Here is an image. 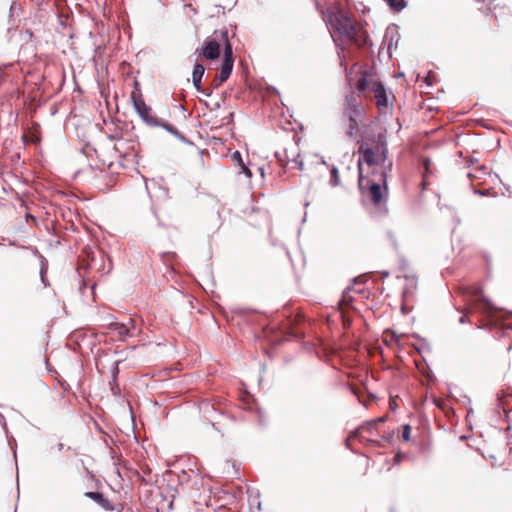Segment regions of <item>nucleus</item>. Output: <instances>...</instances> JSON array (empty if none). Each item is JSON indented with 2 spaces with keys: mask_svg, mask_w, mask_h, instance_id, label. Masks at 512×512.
Listing matches in <instances>:
<instances>
[{
  "mask_svg": "<svg viewBox=\"0 0 512 512\" xmlns=\"http://www.w3.org/2000/svg\"><path fill=\"white\" fill-rule=\"evenodd\" d=\"M351 391L358 398L359 402L364 406H368L369 402L375 399V396L371 393H365L362 389L351 386Z\"/></svg>",
  "mask_w": 512,
  "mask_h": 512,
  "instance_id": "nucleus-14",
  "label": "nucleus"
},
{
  "mask_svg": "<svg viewBox=\"0 0 512 512\" xmlns=\"http://www.w3.org/2000/svg\"><path fill=\"white\" fill-rule=\"evenodd\" d=\"M109 329L115 332L121 340L131 335L129 327L123 323L113 322L109 325Z\"/></svg>",
  "mask_w": 512,
  "mask_h": 512,
  "instance_id": "nucleus-13",
  "label": "nucleus"
},
{
  "mask_svg": "<svg viewBox=\"0 0 512 512\" xmlns=\"http://www.w3.org/2000/svg\"><path fill=\"white\" fill-rule=\"evenodd\" d=\"M384 1L394 12H400L406 7L405 0H384Z\"/></svg>",
  "mask_w": 512,
  "mask_h": 512,
  "instance_id": "nucleus-16",
  "label": "nucleus"
},
{
  "mask_svg": "<svg viewBox=\"0 0 512 512\" xmlns=\"http://www.w3.org/2000/svg\"><path fill=\"white\" fill-rule=\"evenodd\" d=\"M394 460H395V462H396L397 464H399V463H400V461H401V455H400V454H397V455L395 456Z\"/></svg>",
  "mask_w": 512,
  "mask_h": 512,
  "instance_id": "nucleus-29",
  "label": "nucleus"
},
{
  "mask_svg": "<svg viewBox=\"0 0 512 512\" xmlns=\"http://www.w3.org/2000/svg\"><path fill=\"white\" fill-rule=\"evenodd\" d=\"M353 302V297L351 296V289L346 290L343 295L342 299L339 301L338 309L339 313L341 315L343 326L345 328L349 327L352 319L349 316V309L351 308Z\"/></svg>",
  "mask_w": 512,
  "mask_h": 512,
  "instance_id": "nucleus-10",
  "label": "nucleus"
},
{
  "mask_svg": "<svg viewBox=\"0 0 512 512\" xmlns=\"http://www.w3.org/2000/svg\"><path fill=\"white\" fill-rule=\"evenodd\" d=\"M315 1V5H316V8L321 12V10H324L321 6H320V3L318 2V0H314Z\"/></svg>",
  "mask_w": 512,
  "mask_h": 512,
  "instance_id": "nucleus-28",
  "label": "nucleus"
},
{
  "mask_svg": "<svg viewBox=\"0 0 512 512\" xmlns=\"http://www.w3.org/2000/svg\"><path fill=\"white\" fill-rule=\"evenodd\" d=\"M431 165V161L429 159H425L424 160V168H425V172L428 173L429 172V167Z\"/></svg>",
  "mask_w": 512,
  "mask_h": 512,
  "instance_id": "nucleus-25",
  "label": "nucleus"
},
{
  "mask_svg": "<svg viewBox=\"0 0 512 512\" xmlns=\"http://www.w3.org/2000/svg\"><path fill=\"white\" fill-rule=\"evenodd\" d=\"M193 84L198 91L203 92L207 96L211 95L210 89H204V90L201 89V80H199V81L193 80Z\"/></svg>",
  "mask_w": 512,
  "mask_h": 512,
  "instance_id": "nucleus-22",
  "label": "nucleus"
},
{
  "mask_svg": "<svg viewBox=\"0 0 512 512\" xmlns=\"http://www.w3.org/2000/svg\"><path fill=\"white\" fill-rule=\"evenodd\" d=\"M462 293L468 313L481 312L487 315L491 326L499 328L503 333L509 335L508 331H512V314L495 310L490 301L484 297L482 289L477 285L462 288Z\"/></svg>",
  "mask_w": 512,
  "mask_h": 512,
  "instance_id": "nucleus-2",
  "label": "nucleus"
},
{
  "mask_svg": "<svg viewBox=\"0 0 512 512\" xmlns=\"http://www.w3.org/2000/svg\"><path fill=\"white\" fill-rule=\"evenodd\" d=\"M460 323H465L466 322V315H463L461 318H460Z\"/></svg>",
  "mask_w": 512,
  "mask_h": 512,
  "instance_id": "nucleus-31",
  "label": "nucleus"
},
{
  "mask_svg": "<svg viewBox=\"0 0 512 512\" xmlns=\"http://www.w3.org/2000/svg\"><path fill=\"white\" fill-rule=\"evenodd\" d=\"M305 325L304 316L297 312L294 315H290L282 324V330L284 333L294 336L301 337L304 335L303 326Z\"/></svg>",
  "mask_w": 512,
  "mask_h": 512,
  "instance_id": "nucleus-9",
  "label": "nucleus"
},
{
  "mask_svg": "<svg viewBox=\"0 0 512 512\" xmlns=\"http://www.w3.org/2000/svg\"><path fill=\"white\" fill-rule=\"evenodd\" d=\"M204 72H205V68L202 64H200V63L195 64V66L193 68V72H192V80H196V81L202 80Z\"/></svg>",
  "mask_w": 512,
  "mask_h": 512,
  "instance_id": "nucleus-17",
  "label": "nucleus"
},
{
  "mask_svg": "<svg viewBox=\"0 0 512 512\" xmlns=\"http://www.w3.org/2000/svg\"><path fill=\"white\" fill-rule=\"evenodd\" d=\"M85 496L99 504L100 500H102L103 494L100 492H86Z\"/></svg>",
  "mask_w": 512,
  "mask_h": 512,
  "instance_id": "nucleus-20",
  "label": "nucleus"
},
{
  "mask_svg": "<svg viewBox=\"0 0 512 512\" xmlns=\"http://www.w3.org/2000/svg\"><path fill=\"white\" fill-rule=\"evenodd\" d=\"M99 505L103 509H105L107 511H114V510H116L115 506L108 499H106L104 496L102 497V500H100ZM117 512H120V510L117 509Z\"/></svg>",
  "mask_w": 512,
  "mask_h": 512,
  "instance_id": "nucleus-18",
  "label": "nucleus"
},
{
  "mask_svg": "<svg viewBox=\"0 0 512 512\" xmlns=\"http://www.w3.org/2000/svg\"><path fill=\"white\" fill-rule=\"evenodd\" d=\"M468 177H469L471 180H473L474 178H478V175H477V174H475V173L469 172V173H468Z\"/></svg>",
  "mask_w": 512,
  "mask_h": 512,
  "instance_id": "nucleus-26",
  "label": "nucleus"
},
{
  "mask_svg": "<svg viewBox=\"0 0 512 512\" xmlns=\"http://www.w3.org/2000/svg\"><path fill=\"white\" fill-rule=\"evenodd\" d=\"M359 152L363 156V161L369 166L384 164L388 154L386 142L380 136L373 146H369L367 143L361 144Z\"/></svg>",
  "mask_w": 512,
  "mask_h": 512,
  "instance_id": "nucleus-7",
  "label": "nucleus"
},
{
  "mask_svg": "<svg viewBox=\"0 0 512 512\" xmlns=\"http://www.w3.org/2000/svg\"><path fill=\"white\" fill-rule=\"evenodd\" d=\"M412 428L409 424H405L402 427V439L405 442H408L410 440Z\"/></svg>",
  "mask_w": 512,
  "mask_h": 512,
  "instance_id": "nucleus-19",
  "label": "nucleus"
},
{
  "mask_svg": "<svg viewBox=\"0 0 512 512\" xmlns=\"http://www.w3.org/2000/svg\"><path fill=\"white\" fill-rule=\"evenodd\" d=\"M364 113V107L358 96L354 93H350L345 97L343 103V114L349 120L348 134L354 135V132L358 128V121Z\"/></svg>",
  "mask_w": 512,
  "mask_h": 512,
  "instance_id": "nucleus-6",
  "label": "nucleus"
},
{
  "mask_svg": "<svg viewBox=\"0 0 512 512\" xmlns=\"http://www.w3.org/2000/svg\"><path fill=\"white\" fill-rule=\"evenodd\" d=\"M225 81H220V76L219 75H216L212 81V85L215 87V88H218L220 87Z\"/></svg>",
  "mask_w": 512,
  "mask_h": 512,
  "instance_id": "nucleus-23",
  "label": "nucleus"
},
{
  "mask_svg": "<svg viewBox=\"0 0 512 512\" xmlns=\"http://www.w3.org/2000/svg\"><path fill=\"white\" fill-rule=\"evenodd\" d=\"M369 85H372V92L374 93L378 109L381 110L387 108L388 98L386 89L382 82H380L371 72L361 71L356 82V89L360 94H366Z\"/></svg>",
  "mask_w": 512,
  "mask_h": 512,
  "instance_id": "nucleus-4",
  "label": "nucleus"
},
{
  "mask_svg": "<svg viewBox=\"0 0 512 512\" xmlns=\"http://www.w3.org/2000/svg\"><path fill=\"white\" fill-rule=\"evenodd\" d=\"M375 427H376L375 425H369V421L366 423H363L357 429H355L354 431H352L349 434V436L346 439V446L348 448H352V442L355 439H359L360 441L366 440L363 436V433H365V432L370 433L372 431V429H374Z\"/></svg>",
  "mask_w": 512,
  "mask_h": 512,
  "instance_id": "nucleus-12",
  "label": "nucleus"
},
{
  "mask_svg": "<svg viewBox=\"0 0 512 512\" xmlns=\"http://www.w3.org/2000/svg\"><path fill=\"white\" fill-rule=\"evenodd\" d=\"M480 170L482 171L483 174H487L486 166H484V165L480 166Z\"/></svg>",
  "mask_w": 512,
  "mask_h": 512,
  "instance_id": "nucleus-30",
  "label": "nucleus"
},
{
  "mask_svg": "<svg viewBox=\"0 0 512 512\" xmlns=\"http://www.w3.org/2000/svg\"><path fill=\"white\" fill-rule=\"evenodd\" d=\"M136 476L138 477V479L141 481V482H144L146 483V480L144 479V477H142L138 472H135Z\"/></svg>",
  "mask_w": 512,
  "mask_h": 512,
  "instance_id": "nucleus-27",
  "label": "nucleus"
},
{
  "mask_svg": "<svg viewBox=\"0 0 512 512\" xmlns=\"http://www.w3.org/2000/svg\"><path fill=\"white\" fill-rule=\"evenodd\" d=\"M367 92H372V85L368 86V91Z\"/></svg>",
  "mask_w": 512,
  "mask_h": 512,
  "instance_id": "nucleus-32",
  "label": "nucleus"
},
{
  "mask_svg": "<svg viewBox=\"0 0 512 512\" xmlns=\"http://www.w3.org/2000/svg\"><path fill=\"white\" fill-rule=\"evenodd\" d=\"M227 44H231L227 30L215 31L211 37L205 39L202 48L196 52L205 59L215 60L220 56L222 46L225 48Z\"/></svg>",
  "mask_w": 512,
  "mask_h": 512,
  "instance_id": "nucleus-5",
  "label": "nucleus"
},
{
  "mask_svg": "<svg viewBox=\"0 0 512 512\" xmlns=\"http://www.w3.org/2000/svg\"><path fill=\"white\" fill-rule=\"evenodd\" d=\"M233 65L234 58L232 45L227 44V47L224 48V58L221 64L220 73L218 74L220 76V81H226L230 77Z\"/></svg>",
  "mask_w": 512,
  "mask_h": 512,
  "instance_id": "nucleus-11",
  "label": "nucleus"
},
{
  "mask_svg": "<svg viewBox=\"0 0 512 512\" xmlns=\"http://www.w3.org/2000/svg\"><path fill=\"white\" fill-rule=\"evenodd\" d=\"M232 161L235 163L236 166L239 167L240 173L245 174L248 178L252 177L251 170L245 165L242 156L239 151H236L232 154Z\"/></svg>",
  "mask_w": 512,
  "mask_h": 512,
  "instance_id": "nucleus-15",
  "label": "nucleus"
},
{
  "mask_svg": "<svg viewBox=\"0 0 512 512\" xmlns=\"http://www.w3.org/2000/svg\"><path fill=\"white\" fill-rule=\"evenodd\" d=\"M133 84L134 89L131 92V100L133 102L135 110L146 123H155V117L151 113L152 110L148 105H146L143 99L139 82L137 80H134Z\"/></svg>",
  "mask_w": 512,
  "mask_h": 512,
  "instance_id": "nucleus-8",
  "label": "nucleus"
},
{
  "mask_svg": "<svg viewBox=\"0 0 512 512\" xmlns=\"http://www.w3.org/2000/svg\"><path fill=\"white\" fill-rule=\"evenodd\" d=\"M358 169H359V180L358 185L359 188L371 202L373 205H375L378 208H382L385 205L386 199H385V191L387 188L386 185V173L384 171L381 172L379 176V181L383 182V186L376 182L375 180H366L363 177L362 173V163L359 160L358 162Z\"/></svg>",
  "mask_w": 512,
  "mask_h": 512,
  "instance_id": "nucleus-3",
  "label": "nucleus"
},
{
  "mask_svg": "<svg viewBox=\"0 0 512 512\" xmlns=\"http://www.w3.org/2000/svg\"><path fill=\"white\" fill-rule=\"evenodd\" d=\"M385 419H386V418H385L384 416H383V417L376 418V419H373V420L369 421V425H375V426H376L378 423H382V422H384V421H385Z\"/></svg>",
  "mask_w": 512,
  "mask_h": 512,
  "instance_id": "nucleus-24",
  "label": "nucleus"
},
{
  "mask_svg": "<svg viewBox=\"0 0 512 512\" xmlns=\"http://www.w3.org/2000/svg\"><path fill=\"white\" fill-rule=\"evenodd\" d=\"M331 184L336 186L339 184V174L337 168H332L331 170Z\"/></svg>",
  "mask_w": 512,
  "mask_h": 512,
  "instance_id": "nucleus-21",
  "label": "nucleus"
},
{
  "mask_svg": "<svg viewBox=\"0 0 512 512\" xmlns=\"http://www.w3.org/2000/svg\"><path fill=\"white\" fill-rule=\"evenodd\" d=\"M321 14L337 46L343 49L347 46L363 49L372 45L365 25L357 21L340 2L330 3L326 10H321Z\"/></svg>",
  "mask_w": 512,
  "mask_h": 512,
  "instance_id": "nucleus-1",
  "label": "nucleus"
}]
</instances>
